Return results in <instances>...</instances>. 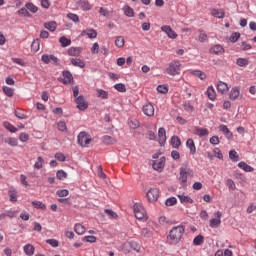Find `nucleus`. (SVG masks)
<instances>
[{
	"label": "nucleus",
	"mask_w": 256,
	"mask_h": 256,
	"mask_svg": "<svg viewBox=\"0 0 256 256\" xmlns=\"http://www.w3.org/2000/svg\"><path fill=\"white\" fill-rule=\"evenodd\" d=\"M193 244L194 245H203V236L202 235L196 236L193 240Z\"/></svg>",
	"instance_id": "e2e57ef3"
},
{
	"label": "nucleus",
	"mask_w": 256,
	"mask_h": 256,
	"mask_svg": "<svg viewBox=\"0 0 256 256\" xmlns=\"http://www.w3.org/2000/svg\"><path fill=\"white\" fill-rule=\"evenodd\" d=\"M153 170L161 173L165 169V156H162L159 160H155L152 164Z\"/></svg>",
	"instance_id": "1a4fd4ad"
},
{
	"label": "nucleus",
	"mask_w": 256,
	"mask_h": 256,
	"mask_svg": "<svg viewBox=\"0 0 256 256\" xmlns=\"http://www.w3.org/2000/svg\"><path fill=\"white\" fill-rule=\"evenodd\" d=\"M4 143H7L10 147H17V145H19V140L15 137H7L4 139Z\"/></svg>",
	"instance_id": "412c9836"
},
{
	"label": "nucleus",
	"mask_w": 256,
	"mask_h": 256,
	"mask_svg": "<svg viewBox=\"0 0 256 256\" xmlns=\"http://www.w3.org/2000/svg\"><path fill=\"white\" fill-rule=\"evenodd\" d=\"M25 7L30 13H37L39 11V8L33 2H27Z\"/></svg>",
	"instance_id": "2f4dec72"
},
{
	"label": "nucleus",
	"mask_w": 256,
	"mask_h": 256,
	"mask_svg": "<svg viewBox=\"0 0 256 256\" xmlns=\"http://www.w3.org/2000/svg\"><path fill=\"white\" fill-rule=\"evenodd\" d=\"M134 214L136 219L139 221H143V219H147V213L145 212V208L139 204H134Z\"/></svg>",
	"instance_id": "7ed1b4c3"
},
{
	"label": "nucleus",
	"mask_w": 256,
	"mask_h": 256,
	"mask_svg": "<svg viewBox=\"0 0 256 256\" xmlns=\"http://www.w3.org/2000/svg\"><path fill=\"white\" fill-rule=\"evenodd\" d=\"M123 11L126 17H135V11L133 10V8H131V6L129 5L124 6Z\"/></svg>",
	"instance_id": "c85d7f7f"
},
{
	"label": "nucleus",
	"mask_w": 256,
	"mask_h": 256,
	"mask_svg": "<svg viewBox=\"0 0 256 256\" xmlns=\"http://www.w3.org/2000/svg\"><path fill=\"white\" fill-rule=\"evenodd\" d=\"M4 213L6 214V217L13 219L14 217H17L18 212L15 210H5Z\"/></svg>",
	"instance_id": "bf43d9fd"
},
{
	"label": "nucleus",
	"mask_w": 256,
	"mask_h": 256,
	"mask_svg": "<svg viewBox=\"0 0 256 256\" xmlns=\"http://www.w3.org/2000/svg\"><path fill=\"white\" fill-rule=\"evenodd\" d=\"M239 97V88H232L229 98L231 101H235Z\"/></svg>",
	"instance_id": "c9c22d12"
},
{
	"label": "nucleus",
	"mask_w": 256,
	"mask_h": 256,
	"mask_svg": "<svg viewBox=\"0 0 256 256\" xmlns=\"http://www.w3.org/2000/svg\"><path fill=\"white\" fill-rule=\"evenodd\" d=\"M161 31L166 33V35L169 37V39H177V33L173 31L171 26L165 25L161 27Z\"/></svg>",
	"instance_id": "f8f14e48"
},
{
	"label": "nucleus",
	"mask_w": 256,
	"mask_h": 256,
	"mask_svg": "<svg viewBox=\"0 0 256 256\" xmlns=\"http://www.w3.org/2000/svg\"><path fill=\"white\" fill-rule=\"evenodd\" d=\"M189 171H191L189 168H186V167L180 168L179 181L182 187H187V178L189 177Z\"/></svg>",
	"instance_id": "39448f33"
},
{
	"label": "nucleus",
	"mask_w": 256,
	"mask_h": 256,
	"mask_svg": "<svg viewBox=\"0 0 256 256\" xmlns=\"http://www.w3.org/2000/svg\"><path fill=\"white\" fill-rule=\"evenodd\" d=\"M146 197L150 203H155L159 199V189L150 188L146 194Z\"/></svg>",
	"instance_id": "423d86ee"
},
{
	"label": "nucleus",
	"mask_w": 256,
	"mask_h": 256,
	"mask_svg": "<svg viewBox=\"0 0 256 256\" xmlns=\"http://www.w3.org/2000/svg\"><path fill=\"white\" fill-rule=\"evenodd\" d=\"M210 53H214L215 55H219L221 53H225V48L220 44H216L214 47L210 48Z\"/></svg>",
	"instance_id": "4be33fe9"
},
{
	"label": "nucleus",
	"mask_w": 256,
	"mask_h": 256,
	"mask_svg": "<svg viewBox=\"0 0 256 256\" xmlns=\"http://www.w3.org/2000/svg\"><path fill=\"white\" fill-rule=\"evenodd\" d=\"M41 61L45 63L46 65H49V63H53V65H59V58H57L55 55L51 54H43L41 57Z\"/></svg>",
	"instance_id": "0eeeda50"
},
{
	"label": "nucleus",
	"mask_w": 256,
	"mask_h": 256,
	"mask_svg": "<svg viewBox=\"0 0 256 256\" xmlns=\"http://www.w3.org/2000/svg\"><path fill=\"white\" fill-rule=\"evenodd\" d=\"M166 207H173V205H177V198L170 197L165 201Z\"/></svg>",
	"instance_id": "3c124183"
},
{
	"label": "nucleus",
	"mask_w": 256,
	"mask_h": 256,
	"mask_svg": "<svg viewBox=\"0 0 256 256\" xmlns=\"http://www.w3.org/2000/svg\"><path fill=\"white\" fill-rule=\"evenodd\" d=\"M199 36H198V41H200V43H205V41H207V39H209V37L207 36L206 33L203 32V30H199Z\"/></svg>",
	"instance_id": "4d7b16f0"
},
{
	"label": "nucleus",
	"mask_w": 256,
	"mask_h": 256,
	"mask_svg": "<svg viewBox=\"0 0 256 256\" xmlns=\"http://www.w3.org/2000/svg\"><path fill=\"white\" fill-rule=\"evenodd\" d=\"M171 145L174 149H179L181 147V139L178 136H172Z\"/></svg>",
	"instance_id": "c756f323"
},
{
	"label": "nucleus",
	"mask_w": 256,
	"mask_h": 256,
	"mask_svg": "<svg viewBox=\"0 0 256 256\" xmlns=\"http://www.w3.org/2000/svg\"><path fill=\"white\" fill-rule=\"evenodd\" d=\"M43 163H45L43 157L38 156L37 161L34 164L35 169H43Z\"/></svg>",
	"instance_id": "79ce46f5"
},
{
	"label": "nucleus",
	"mask_w": 256,
	"mask_h": 256,
	"mask_svg": "<svg viewBox=\"0 0 256 256\" xmlns=\"http://www.w3.org/2000/svg\"><path fill=\"white\" fill-rule=\"evenodd\" d=\"M24 253L25 255H28V256L35 255V246H33V244H26L24 246Z\"/></svg>",
	"instance_id": "6ab92c4d"
},
{
	"label": "nucleus",
	"mask_w": 256,
	"mask_h": 256,
	"mask_svg": "<svg viewBox=\"0 0 256 256\" xmlns=\"http://www.w3.org/2000/svg\"><path fill=\"white\" fill-rule=\"evenodd\" d=\"M8 196L12 203H17V190H15V189L9 190Z\"/></svg>",
	"instance_id": "72a5a7b5"
},
{
	"label": "nucleus",
	"mask_w": 256,
	"mask_h": 256,
	"mask_svg": "<svg viewBox=\"0 0 256 256\" xmlns=\"http://www.w3.org/2000/svg\"><path fill=\"white\" fill-rule=\"evenodd\" d=\"M211 15L213 17H216L217 19H224L225 18V12L223 10L213 9L211 11Z\"/></svg>",
	"instance_id": "bb28decb"
},
{
	"label": "nucleus",
	"mask_w": 256,
	"mask_h": 256,
	"mask_svg": "<svg viewBox=\"0 0 256 256\" xmlns=\"http://www.w3.org/2000/svg\"><path fill=\"white\" fill-rule=\"evenodd\" d=\"M178 199H180L181 203H193V199H191L189 196L178 195Z\"/></svg>",
	"instance_id": "6e6d98bb"
},
{
	"label": "nucleus",
	"mask_w": 256,
	"mask_h": 256,
	"mask_svg": "<svg viewBox=\"0 0 256 256\" xmlns=\"http://www.w3.org/2000/svg\"><path fill=\"white\" fill-rule=\"evenodd\" d=\"M93 141L89 135L85 132H80L78 135V145L81 147H89V144Z\"/></svg>",
	"instance_id": "20e7f679"
},
{
	"label": "nucleus",
	"mask_w": 256,
	"mask_h": 256,
	"mask_svg": "<svg viewBox=\"0 0 256 256\" xmlns=\"http://www.w3.org/2000/svg\"><path fill=\"white\" fill-rule=\"evenodd\" d=\"M71 63H72V65H74V67H80V69L85 68V62H83L79 58H72Z\"/></svg>",
	"instance_id": "7c9ffc66"
},
{
	"label": "nucleus",
	"mask_w": 256,
	"mask_h": 256,
	"mask_svg": "<svg viewBox=\"0 0 256 256\" xmlns=\"http://www.w3.org/2000/svg\"><path fill=\"white\" fill-rule=\"evenodd\" d=\"M103 143H105V145H113L116 143V140L109 135H105L103 136Z\"/></svg>",
	"instance_id": "a19ab883"
},
{
	"label": "nucleus",
	"mask_w": 256,
	"mask_h": 256,
	"mask_svg": "<svg viewBox=\"0 0 256 256\" xmlns=\"http://www.w3.org/2000/svg\"><path fill=\"white\" fill-rule=\"evenodd\" d=\"M67 18L73 21L74 23H79V16L77 14L68 13Z\"/></svg>",
	"instance_id": "052dcab7"
},
{
	"label": "nucleus",
	"mask_w": 256,
	"mask_h": 256,
	"mask_svg": "<svg viewBox=\"0 0 256 256\" xmlns=\"http://www.w3.org/2000/svg\"><path fill=\"white\" fill-rule=\"evenodd\" d=\"M238 167H239V169H242L243 171H245V173H253V171H255V169L253 167H251L244 161L239 162Z\"/></svg>",
	"instance_id": "a211bd4d"
},
{
	"label": "nucleus",
	"mask_w": 256,
	"mask_h": 256,
	"mask_svg": "<svg viewBox=\"0 0 256 256\" xmlns=\"http://www.w3.org/2000/svg\"><path fill=\"white\" fill-rule=\"evenodd\" d=\"M186 147L190 150V155H195L197 153V147L195 146V141L192 138H189L186 141Z\"/></svg>",
	"instance_id": "2eb2a0df"
},
{
	"label": "nucleus",
	"mask_w": 256,
	"mask_h": 256,
	"mask_svg": "<svg viewBox=\"0 0 256 256\" xmlns=\"http://www.w3.org/2000/svg\"><path fill=\"white\" fill-rule=\"evenodd\" d=\"M158 143L161 147L165 146V142L167 141V132L165 131V128H159L158 130Z\"/></svg>",
	"instance_id": "9b49d317"
},
{
	"label": "nucleus",
	"mask_w": 256,
	"mask_h": 256,
	"mask_svg": "<svg viewBox=\"0 0 256 256\" xmlns=\"http://www.w3.org/2000/svg\"><path fill=\"white\" fill-rule=\"evenodd\" d=\"M32 205L33 207H35V209H41L42 211H45V209H47V206H45V204L41 201H33Z\"/></svg>",
	"instance_id": "ea45409f"
},
{
	"label": "nucleus",
	"mask_w": 256,
	"mask_h": 256,
	"mask_svg": "<svg viewBox=\"0 0 256 256\" xmlns=\"http://www.w3.org/2000/svg\"><path fill=\"white\" fill-rule=\"evenodd\" d=\"M185 233V226L178 225L174 226L167 237L168 242L170 245H177L179 241H181V238L183 237V234Z\"/></svg>",
	"instance_id": "f257e3e1"
},
{
	"label": "nucleus",
	"mask_w": 256,
	"mask_h": 256,
	"mask_svg": "<svg viewBox=\"0 0 256 256\" xmlns=\"http://www.w3.org/2000/svg\"><path fill=\"white\" fill-rule=\"evenodd\" d=\"M131 129H137L139 127V120L133 119L129 121Z\"/></svg>",
	"instance_id": "338daca9"
},
{
	"label": "nucleus",
	"mask_w": 256,
	"mask_h": 256,
	"mask_svg": "<svg viewBox=\"0 0 256 256\" xmlns=\"http://www.w3.org/2000/svg\"><path fill=\"white\" fill-rule=\"evenodd\" d=\"M216 87H217L218 93H221L222 95H225V93L229 91V86L227 85V83L223 81H218Z\"/></svg>",
	"instance_id": "4468645a"
},
{
	"label": "nucleus",
	"mask_w": 256,
	"mask_h": 256,
	"mask_svg": "<svg viewBox=\"0 0 256 256\" xmlns=\"http://www.w3.org/2000/svg\"><path fill=\"white\" fill-rule=\"evenodd\" d=\"M191 75L198 77V79H201V81H205V79H207V74L201 70H193L191 71Z\"/></svg>",
	"instance_id": "393cba45"
},
{
	"label": "nucleus",
	"mask_w": 256,
	"mask_h": 256,
	"mask_svg": "<svg viewBox=\"0 0 256 256\" xmlns=\"http://www.w3.org/2000/svg\"><path fill=\"white\" fill-rule=\"evenodd\" d=\"M226 185H227L228 189H231V191H235V189H236L235 182L232 179H228L226 181Z\"/></svg>",
	"instance_id": "69168bd1"
},
{
	"label": "nucleus",
	"mask_w": 256,
	"mask_h": 256,
	"mask_svg": "<svg viewBox=\"0 0 256 256\" xmlns=\"http://www.w3.org/2000/svg\"><path fill=\"white\" fill-rule=\"evenodd\" d=\"M45 29L53 33L57 29V22L50 21L44 24Z\"/></svg>",
	"instance_id": "a878e982"
},
{
	"label": "nucleus",
	"mask_w": 256,
	"mask_h": 256,
	"mask_svg": "<svg viewBox=\"0 0 256 256\" xmlns=\"http://www.w3.org/2000/svg\"><path fill=\"white\" fill-rule=\"evenodd\" d=\"M75 103L77 104V109H79V111H85L89 107V104L85 101V97L83 95L78 96L75 99Z\"/></svg>",
	"instance_id": "6e6552de"
},
{
	"label": "nucleus",
	"mask_w": 256,
	"mask_h": 256,
	"mask_svg": "<svg viewBox=\"0 0 256 256\" xmlns=\"http://www.w3.org/2000/svg\"><path fill=\"white\" fill-rule=\"evenodd\" d=\"M206 93L210 101H215V99H217V93L215 92V88H213V86H209Z\"/></svg>",
	"instance_id": "5701e85b"
},
{
	"label": "nucleus",
	"mask_w": 256,
	"mask_h": 256,
	"mask_svg": "<svg viewBox=\"0 0 256 256\" xmlns=\"http://www.w3.org/2000/svg\"><path fill=\"white\" fill-rule=\"evenodd\" d=\"M142 111L144 115L147 117H153L155 115V108L153 107V104L147 103L142 107Z\"/></svg>",
	"instance_id": "9d476101"
},
{
	"label": "nucleus",
	"mask_w": 256,
	"mask_h": 256,
	"mask_svg": "<svg viewBox=\"0 0 256 256\" xmlns=\"http://www.w3.org/2000/svg\"><path fill=\"white\" fill-rule=\"evenodd\" d=\"M2 90L7 97H13V95H15V90L13 88L4 86Z\"/></svg>",
	"instance_id": "e433bc0d"
},
{
	"label": "nucleus",
	"mask_w": 256,
	"mask_h": 256,
	"mask_svg": "<svg viewBox=\"0 0 256 256\" xmlns=\"http://www.w3.org/2000/svg\"><path fill=\"white\" fill-rule=\"evenodd\" d=\"M56 195H58V197H67V195H69V190L67 189L58 190L56 192Z\"/></svg>",
	"instance_id": "774afa93"
},
{
	"label": "nucleus",
	"mask_w": 256,
	"mask_h": 256,
	"mask_svg": "<svg viewBox=\"0 0 256 256\" xmlns=\"http://www.w3.org/2000/svg\"><path fill=\"white\" fill-rule=\"evenodd\" d=\"M220 131L224 133L227 139H232L233 138V133L229 131V128L226 125H220L219 126Z\"/></svg>",
	"instance_id": "b1692460"
},
{
	"label": "nucleus",
	"mask_w": 256,
	"mask_h": 256,
	"mask_svg": "<svg viewBox=\"0 0 256 256\" xmlns=\"http://www.w3.org/2000/svg\"><path fill=\"white\" fill-rule=\"evenodd\" d=\"M74 230L77 233V235H83V233H85V226L81 224H76Z\"/></svg>",
	"instance_id": "09e8293b"
},
{
	"label": "nucleus",
	"mask_w": 256,
	"mask_h": 256,
	"mask_svg": "<svg viewBox=\"0 0 256 256\" xmlns=\"http://www.w3.org/2000/svg\"><path fill=\"white\" fill-rule=\"evenodd\" d=\"M59 41L62 47H69L71 45V40L65 36L60 37Z\"/></svg>",
	"instance_id": "37998d69"
},
{
	"label": "nucleus",
	"mask_w": 256,
	"mask_h": 256,
	"mask_svg": "<svg viewBox=\"0 0 256 256\" xmlns=\"http://www.w3.org/2000/svg\"><path fill=\"white\" fill-rule=\"evenodd\" d=\"M62 75H63V77H64V78L62 79V83H63L64 85H69V84L73 83V74H71L70 71L64 70V71L62 72Z\"/></svg>",
	"instance_id": "ddd939ff"
},
{
	"label": "nucleus",
	"mask_w": 256,
	"mask_h": 256,
	"mask_svg": "<svg viewBox=\"0 0 256 256\" xmlns=\"http://www.w3.org/2000/svg\"><path fill=\"white\" fill-rule=\"evenodd\" d=\"M241 38V33L239 32H233L229 38L230 43H237L239 39Z\"/></svg>",
	"instance_id": "58836bf2"
},
{
	"label": "nucleus",
	"mask_w": 256,
	"mask_h": 256,
	"mask_svg": "<svg viewBox=\"0 0 256 256\" xmlns=\"http://www.w3.org/2000/svg\"><path fill=\"white\" fill-rule=\"evenodd\" d=\"M236 65H238V67H247V65H249V59H247V58H238L236 60Z\"/></svg>",
	"instance_id": "f704fd0d"
},
{
	"label": "nucleus",
	"mask_w": 256,
	"mask_h": 256,
	"mask_svg": "<svg viewBox=\"0 0 256 256\" xmlns=\"http://www.w3.org/2000/svg\"><path fill=\"white\" fill-rule=\"evenodd\" d=\"M97 97H100V99H107L109 97V92L102 90V89H98Z\"/></svg>",
	"instance_id": "8fccbe9b"
},
{
	"label": "nucleus",
	"mask_w": 256,
	"mask_h": 256,
	"mask_svg": "<svg viewBox=\"0 0 256 256\" xmlns=\"http://www.w3.org/2000/svg\"><path fill=\"white\" fill-rule=\"evenodd\" d=\"M40 45H41L40 39H36L32 42L31 49L34 51V53H37V51H39Z\"/></svg>",
	"instance_id": "4c0bfd02"
},
{
	"label": "nucleus",
	"mask_w": 256,
	"mask_h": 256,
	"mask_svg": "<svg viewBox=\"0 0 256 256\" xmlns=\"http://www.w3.org/2000/svg\"><path fill=\"white\" fill-rule=\"evenodd\" d=\"M179 71H181V63L178 60H173L166 68V73L172 77L179 75Z\"/></svg>",
	"instance_id": "f03ea898"
},
{
	"label": "nucleus",
	"mask_w": 256,
	"mask_h": 256,
	"mask_svg": "<svg viewBox=\"0 0 256 256\" xmlns=\"http://www.w3.org/2000/svg\"><path fill=\"white\" fill-rule=\"evenodd\" d=\"M196 133L199 137H207V135H209V130H207V128H198L196 129Z\"/></svg>",
	"instance_id": "a18cd8bd"
},
{
	"label": "nucleus",
	"mask_w": 256,
	"mask_h": 256,
	"mask_svg": "<svg viewBox=\"0 0 256 256\" xmlns=\"http://www.w3.org/2000/svg\"><path fill=\"white\" fill-rule=\"evenodd\" d=\"M80 53H81V48L79 47H71L68 49V55H70V57H77L79 56Z\"/></svg>",
	"instance_id": "cd10ccee"
},
{
	"label": "nucleus",
	"mask_w": 256,
	"mask_h": 256,
	"mask_svg": "<svg viewBox=\"0 0 256 256\" xmlns=\"http://www.w3.org/2000/svg\"><path fill=\"white\" fill-rule=\"evenodd\" d=\"M56 177L57 179L63 180V179H67V172H65L64 170H58L56 173Z\"/></svg>",
	"instance_id": "13d9d810"
},
{
	"label": "nucleus",
	"mask_w": 256,
	"mask_h": 256,
	"mask_svg": "<svg viewBox=\"0 0 256 256\" xmlns=\"http://www.w3.org/2000/svg\"><path fill=\"white\" fill-rule=\"evenodd\" d=\"M115 45L119 49H121V47H125V38H123V36H117L115 39Z\"/></svg>",
	"instance_id": "473e14b6"
},
{
	"label": "nucleus",
	"mask_w": 256,
	"mask_h": 256,
	"mask_svg": "<svg viewBox=\"0 0 256 256\" xmlns=\"http://www.w3.org/2000/svg\"><path fill=\"white\" fill-rule=\"evenodd\" d=\"M219 225H221V219L218 218H212L210 220V227L212 229H215V227H219Z\"/></svg>",
	"instance_id": "603ef678"
},
{
	"label": "nucleus",
	"mask_w": 256,
	"mask_h": 256,
	"mask_svg": "<svg viewBox=\"0 0 256 256\" xmlns=\"http://www.w3.org/2000/svg\"><path fill=\"white\" fill-rule=\"evenodd\" d=\"M4 127L7 131H10V133H17V128L9 122H4Z\"/></svg>",
	"instance_id": "c03bdc74"
},
{
	"label": "nucleus",
	"mask_w": 256,
	"mask_h": 256,
	"mask_svg": "<svg viewBox=\"0 0 256 256\" xmlns=\"http://www.w3.org/2000/svg\"><path fill=\"white\" fill-rule=\"evenodd\" d=\"M46 243L51 247H59V241L57 239H47Z\"/></svg>",
	"instance_id": "680f3d73"
},
{
	"label": "nucleus",
	"mask_w": 256,
	"mask_h": 256,
	"mask_svg": "<svg viewBox=\"0 0 256 256\" xmlns=\"http://www.w3.org/2000/svg\"><path fill=\"white\" fill-rule=\"evenodd\" d=\"M18 15H21L22 17H31V13H29V10H27V7H23L17 11Z\"/></svg>",
	"instance_id": "49530a36"
},
{
	"label": "nucleus",
	"mask_w": 256,
	"mask_h": 256,
	"mask_svg": "<svg viewBox=\"0 0 256 256\" xmlns=\"http://www.w3.org/2000/svg\"><path fill=\"white\" fill-rule=\"evenodd\" d=\"M114 89H116V91H119V93H125V91H127V88L125 87V84H123V83L115 84Z\"/></svg>",
	"instance_id": "864d4df0"
},
{
	"label": "nucleus",
	"mask_w": 256,
	"mask_h": 256,
	"mask_svg": "<svg viewBox=\"0 0 256 256\" xmlns=\"http://www.w3.org/2000/svg\"><path fill=\"white\" fill-rule=\"evenodd\" d=\"M78 5L82 11H91V4L88 0H79Z\"/></svg>",
	"instance_id": "aec40b11"
},
{
	"label": "nucleus",
	"mask_w": 256,
	"mask_h": 256,
	"mask_svg": "<svg viewBox=\"0 0 256 256\" xmlns=\"http://www.w3.org/2000/svg\"><path fill=\"white\" fill-rule=\"evenodd\" d=\"M124 247H130V249H132L133 251H136V253H139V251H141V245L136 241H130L128 243H124Z\"/></svg>",
	"instance_id": "dca6fc26"
},
{
	"label": "nucleus",
	"mask_w": 256,
	"mask_h": 256,
	"mask_svg": "<svg viewBox=\"0 0 256 256\" xmlns=\"http://www.w3.org/2000/svg\"><path fill=\"white\" fill-rule=\"evenodd\" d=\"M157 91H158V93H162V95H165V94L169 93V87H167L166 85H158Z\"/></svg>",
	"instance_id": "5fc2aeb1"
},
{
	"label": "nucleus",
	"mask_w": 256,
	"mask_h": 256,
	"mask_svg": "<svg viewBox=\"0 0 256 256\" xmlns=\"http://www.w3.org/2000/svg\"><path fill=\"white\" fill-rule=\"evenodd\" d=\"M85 35H87L89 39H95L97 38V31L95 29L83 30L81 36L85 37Z\"/></svg>",
	"instance_id": "f3484780"
},
{
	"label": "nucleus",
	"mask_w": 256,
	"mask_h": 256,
	"mask_svg": "<svg viewBox=\"0 0 256 256\" xmlns=\"http://www.w3.org/2000/svg\"><path fill=\"white\" fill-rule=\"evenodd\" d=\"M19 139L22 143H27V141H29V134L22 132L19 136Z\"/></svg>",
	"instance_id": "0e129e2a"
},
{
	"label": "nucleus",
	"mask_w": 256,
	"mask_h": 256,
	"mask_svg": "<svg viewBox=\"0 0 256 256\" xmlns=\"http://www.w3.org/2000/svg\"><path fill=\"white\" fill-rule=\"evenodd\" d=\"M229 159H231V161H234V162L239 161V154H237V151L230 150V152H229Z\"/></svg>",
	"instance_id": "de8ad7c7"
}]
</instances>
